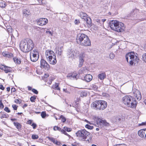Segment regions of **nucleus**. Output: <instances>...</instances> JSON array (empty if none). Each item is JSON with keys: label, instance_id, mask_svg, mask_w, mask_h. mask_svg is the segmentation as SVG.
Listing matches in <instances>:
<instances>
[{"label": "nucleus", "instance_id": "f257e3e1", "mask_svg": "<svg viewBox=\"0 0 146 146\" xmlns=\"http://www.w3.org/2000/svg\"><path fill=\"white\" fill-rule=\"evenodd\" d=\"M19 46L21 51L27 52L32 50L34 47V44L31 39H27L26 40L21 41Z\"/></svg>", "mask_w": 146, "mask_h": 146}, {"label": "nucleus", "instance_id": "f03ea898", "mask_svg": "<svg viewBox=\"0 0 146 146\" xmlns=\"http://www.w3.org/2000/svg\"><path fill=\"white\" fill-rule=\"evenodd\" d=\"M122 101L127 107L134 108L136 106L137 102L136 100L129 95H126L123 97L122 99Z\"/></svg>", "mask_w": 146, "mask_h": 146}, {"label": "nucleus", "instance_id": "7ed1b4c3", "mask_svg": "<svg viewBox=\"0 0 146 146\" xmlns=\"http://www.w3.org/2000/svg\"><path fill=\"white\" fill-rule=\"evenodd\" d=\"M76 42L81 46H87L91 45V41L87 36L83 33L78 34L76 38Z\"/></svg>", "mask_w": 146, "mask_h": 146}, {"label": "nucleus", "instance_id": "20e7f679", "mask_svg": "<svg viewBox=\"0 0 146 146\" xmlns=\"http://www.w3.org/2000/svg\"><path fill=\"white\" fill-rule=\"evenodd\" d=\"M138 54L133 52H131L127 53L125 55L126 59L130 65L137 64L139 60Z\"/></svg>", "mask_w": 146, "mask_h": 146}, {"label": "nucleus", "instance_id": "39448f33", "mask_svg": "<svg viewBox=\"0 0 146 146\" xmlns=\"http://www.w3.org/2000/svg\"><path fill=\"white\" fill-rule=\"evenodd\" d=\"M110 26L111 29L118 32H122L124 31L125 27L124 24L116 20L111 21Z\"/></svg>", "mask_w": 146, "mask_h": 146}, {"label": "nucleus", "instance_id": "423d86ee", "mask_svg": "<svg viewBox=\"0 0 146 146\" xmlns=\"http://www.w3.org/2000/svg\"><path fill=\"white\" fill-rule=\"evenodd\" d=\"M107 106V102L102 100H96L93 102L91 104L93 109L98 110H103L106 108Z\"/></svg>", "mask_w": 146, "mask_h": 146}, {"label": "nucleus", "instance_id": "0eeeda50", "mask_svg": "<svg viewBox=\"0 0 146 146\" xmlns=\"http://www.w3.org/2000/svg\"><path fill=\"white\" fill-rule=\"evenodd\" d=\"M76 134L78 140L80 141H84L90 135V133L85 129H83L78 131Z\"/></svg>", "mask_w": 146, "mask_h": 146}, {"label": "nucleus", "instance_id": "6e6552de", "mask_svg": "<svg viewBox=\"0 0 146 146\" xmlns=\"http://www.w3.org/2000/svg\"><path fill=\"white\" fill-rule=\"evenodd\" d=\"M94 119L96 124L98 127H102L104 126H108L109 125V123L107 122L106 120H103L98 117H95Z\"/></svg>", "mask_w": 146, "mask_h": 146}, {"label": "nucleus", "instance_id": "1a4fd4ad", "mask_svg": "<svg viewBox=\"0 0 146 146\" xmlns=\"http://www.w3.org/2000/svg\"><path fill=\"white\" fill-rule=\"evenodd\" d=\"M39 57V55L37 50L35 49L31 51L30 58L31 60L33 62L37 61Z\"/></svg>", "mask_w": 146, "mask_h": 146}, {"label": "nucleus", "instance_id": "9d476101", "mask_svg": "<svg viewBox=\"0 0 146 146\" xmlns=\"http://www.w3.org/2000/svg\"><path fill=\"white\" fill-rule=\"evenodd\" d=\"M40 67L42 69L48 70L50 68V66L44 59H42L40 62Z\"/></svg>", "mask_w": 146, "mask_h": 146}, {"label": "nucleus", "instance_id": "9b49d317", "mask_svg": "<svg viewBox=\"0 0 146 146\" xmlns=\"http://www.w3.org/2000/svg\"><path fill=\"white\" fill-rule=\"evenodd\" d=\"M67 77L68 79L72 80H76L78 78L77 73L75 72L69 73L67 75Z\"/></svg>", "mask_w": 146, "mask_h": 146}, {"label": "nucleus", "instance_id": "f8f14e48", "mask_svg": "<svg viewBox=\"0 0 146 146\" xmlns=\"http://www.w3.org/2000/svg\"><path fill=\"white\" fill-rule=\"evenodd\" d=\"M48 22L47 19L44 18H40L37 21L38 25L42 26L46 24Z\"/></svg>", "mask_w": 146, "mask_h": 146}, {"label": "nucleus", "instance_id": "ddd939ff", "mask_svg": "<svg viewBox=\"0 0 146 146\" xmlns=\"http://www.w3.org/2000/svg\"><path fill=\"white\" fill-rule=\"evenodd\" d=\"M45 55L46 59L55 56L53 51L50 50H47L46 51Z\"/></svg>", "mask_w": 146, "mask_h": 146}, {"label": "nucleus", "instance_id": "4468645a", "mask_svg": "<svg viewBox=\"0 0 146 146\" xmlns=\"http://www.w3.org/2000/svg\"><path fill=\"white\" fill-rule=\"evenodd\" d=\"M133 95L137 99L139 100H140L142 98L141 93L138 90H136L133 92Z\"/></svg>", "mask_w": 146, "mask_h": 146}, {"label": "nucleus", "instance_id": "2eb2a0df", "mask_svg": "<svg viewBox=\"0 0 146 146\" xmlns=\"http://www.w3.org/2000/svg\"><path fill=\"white\" fill-rule=\"evenodd\" d=\"M146 133V129H144L139 130L138 131L139 135L142 138L145 137Z\"/></svg>", "mask_w": 146, "mask_h": 146}, {"label": "nucleus", "instance_id": "dca6fc26", "mask_svg": "<svg viewBox=\"0 0 146 146\" xmlns=\"http://www.w3.org/2000/svg\"><path fill=\"white\" fill-rule=\"evenodd\" d=\"M92 79V76L90 74L86 75L84 77L82 78V80L88 82L90 81Z\"/></svg>", "mask_w": 146, "mask_h": 146}, {"label": "nucleus", "instance_id": "f3484780", "mask_svg": "<svg viewBox=\"0 0 146 146\" xmlns=\"http://www.w3.org/2000/svg\"><path fill=\"white\" fill-rule=\"evenodd\" d=\"M47 60L51 64L53 65L55 64L56 62V60L55 56L51 58H49L47 59Z\"/></svg>", "mask_w": 146, "mask_h": 146}, {"label": "nucleus", "instance_id": "a211bd4d", "mask_svg": "<svg viewBox=\"0 0 146 146\" xmlns=\"http://www.w3.org/2000/svg\"><path fill=\"white\" fill-rule=\"evenodd\" d=\"M106 77V75L105 72L100 73L98 75V78L101 80H104Z\"/></svg>", "mask_w": 146, "mask_h": 146}, {"label": "nucleus", "instance_id": "6ab92c4d", "mask_svg": "<svg viewBox=\"0 0 146 146\" xmlns=\"http://www.w3.org/2000/svg\"><path fill=\"white\" fill-rule=\"evenodd\" d=\"M3 55L6 57L10 58L13 56V54L11 53H9L7 52H3L2 53Z\"/></svg>", "mask_w": 146, "mask_h": 146}, {"label": "nucleus", "instance_id": "aec40b11", "mask_svg": "<svg viewBox=\"0 0 146 146\" xmlns=\"http://www.w3.org/2000/svg\"><path fill=\"white\" fill-rule=\"evenodd\" d=\"M76 56V55L75 54V52L71 50L68 54L69 57L74 58V56Z\"/></svg>", "mask_w": 146, "mask_h": 146}, {"label": "nucleus", "instance_id": "412c9836", "mask_svg": "<svg viewBox=\"0 0 146 146\" xmlns=\"http://www.w3.org/2000/svg\"><path fill=\"white\" fill-rule=\"evenodd\" d=\"M4 70L6 73H7L9 72H11L12 71V68L10 67L5 66V68Z\"/></svg>", "mask_w": 146, "mask_h": 146}, {"label": "nucleus", "instance_id": "4be33fe9", "mask_svg": "<svg viewBox=\"0 0 146 146\" xmlns=\"http://www.w3.org/2000/svg\"><path fill=\"white\" fill-rule=\"evenodd\" d=\"M85 56V52H81L80 54L79 58V60L84 61Z\"/></svg>", "mask_w": 146, "mask_h": 146}, {"label": "nucleus", "instance_id": "5701e85b", "mask_svg": "<svg viewBox=\"0 0 146 146\" xmlns=\"http://www.w3.org/2000/svg\"><path fill=\"white\" fill-rule=\"evenodd\" d=\"M7 5L6 2L2 0H0V7L3 8H4Z\"/></svg>", "mask_w": 146, "mask_h": 146}, {"label": "nucleus", "instance_id": "b1692460", "mask_svg": "<svg viewBox=\"0 0 146 146\" xmlns=\"http://www.w3.org/2000/svg\"><path fill=\"white\" fill-rule=\"evenodd\" d=\"M13 123L14 125L17 129H19L21 128V125L20 123L18 122H14Z\"/></svg>", "mask_w": 146, "mask_h": 146}, {"label": "nucleus", "instance_id": "393cba45", "mask_svg": "<svg viewBox=\"0 0 146 146\" xmlns=\"http://www.w3.org/2000/svg\"><path fill=\"white\" fill-rule=\"evenodd\" d=\"M84 20L85 21L86 23L88 25H90L91 24L92 22L91 19L89 17H87L84 18Z\"/></svg>", "mask_w": 146, "mask_h": 146}, {"label": "nucleus", "instance_id": "a878e982", "mask_svg": "<svg viewBox=\"0 0 146 146\" xmlns=\"http://www.w3.org/2000/svg\"><path fill=\"white\" fill-rule=\"evenodd\" d=\"M80 15L81 17L84 19V18H86L87 17V15L85 13L83 12H81L80 13Z\"/></svg>", "mask_w": 146, "mask_h": 146}, {"label": "nucleus", "instance_id": "bb28decb", "mask_svg": "<svg viewBox=\"0 0 146 146\" xmlns=\"http://www.w3.org/2000/svg\"><path fill=\"white\" fill-rule=\"evenodd\" d=\"M46 138H48L50 141L53 142L54 144H55L56 140L55 138L49 137H47Z\"/></svg>", "mask_w": 146, "mask_h": 146}, {"label": "nucleus", "instance_id": "cd10ccee", "mask_svg": "<svg viewBox=\"0 0 146 146\" xmlns=\"http://www.w3.org/2000/svg\"><path fill=\"white\" fill-rule=\"evenodd\" d=\"M53 88L55 90H60V88L58 86V83H56L53 84L52 86Z\"/></svg>", "mask_w": 146, "mask_h": 146}, {"label": "nucleus", "instance_id": "c85d7f7f", "mask_svg": "<svg viewBox=\"0 0 146 146\" xmlns=\"http://www.w3.org/2000/svg\"><path fill=\"white\" fill-rule=\"evenodd\" d=\"M23 13L24 15L25 16H27L30 15V13L29 11L26 9H24L23 10Z\"/></svg>", "mask_w": 146, "mask_h": 146}, {"label": "nucleus", "instance_id": "c756f323", "mask_svg": "<svg viewBox=\"0 0 146 146\" xmlns=\"http://www.w3.org/2000/svg\"><path fill=\"white\" fill-rule=\"evenodd\" d=\"M90 87L91 89L95 91H97L98 90V87L95 84H92L91 86Z\"/></svg>", "mask_w": 146, "mask_h": 146}, {"label": "nucleus", "instance_id": "7c9ffc66", "mask_svg": "<svg viewBox=\"0 0 146 146\" xmlns=\"http://www.w3.org/2000/svg\"><path fill=\"white\" fill-rule=\"evenodd\" d=\"M62 49L60 48H58V49H57L56 51V53L58 54L59 55L61 56L62 54Z\"/></svg>", "mask_w": 146, "mask_h": 146}, {"label": "nucleus", "instance_id": "2f4dec72", "mask_svg": "<svg viewBox=\"0 0 146 146\" xmlns=\"http://www.w3.org/2000/svg\"><path fill=\"white\" fill-rule=\"evenodd\" d=\"M38 1L39 4L40 5H44L46 4L45 0H36Z\"/></svg>", "mask_w": 146, "mask_h": 146}, {"label": "nucleus", "instance_id": "473e14b6", "mask_svg": "<svg viewBox=\"0 0 146 146\" xmlns=\"http://www.w3.org/2000/svg\"><path fill=\"white\" fill-rule=\"evenodd\" d=\"M87 71V70L86 67L83 68L82 69H81V70L80 71V73H85Z\"/></svg>", "mask_w": 146, "mask_h": 146}, {"label": "nucleus", "instance_id": "72a5a7b5", "mask_svg": "<svg viewBox=\"0 0 146 146\" xmlns=\"http://www.w3.org/2000/svg\"><path fill=\"white\" fill-rule=\"evenodd\" d=\"M142 59L143 61L146 63V53L143 54L142 56Z\"/></svg>", "mask_w": 146, "mask_h": 146}, {"label": "nucleus", "instance_id": "f704fd0d", "mask_svg": "<svg viewBox=\"0 0 146 146\" xmlns=\"http://www.w3.org/2000/svg\"><path fill=\"white\" fill-rule=\"evenodd\" d=\"M46 33H48L49 35V36H52L53 35V32H51L49 30V29H47V30L46 31Z\"/></svg>", "mask_w": 146, "mask_h": 146}, {"label": "nucleus", "instance_id": "c9c22d12", "mask_svg": "<svg viewBox=\"0 0 146 146\" xmlns=\"http://www.w3.org/2000/svg\"><path fill=\"white\" fill-rule=\"evenodd\" d=\"M109 57L111 59H113L115 57L114 54L113 52H111L109 55Z\"/></svg>", "mask_w": 146, "mask_h": 146}, {"label": "nucleus", "instance_id": "e433bc0d", "mask_svg": "<svg viewBox=\"0 0 146 146\" xmlns=\"http://www.w3.org/2000/svg\"><path fill=\"white\" fill-rule=\"evenodd\" d=\"M84 62V60H79V64H78V66L79 67H81L83 66Z\"/></svg>", "mask_w": 146, "mask_h": 146}, {"label": "nucleus", "instance_id": "4c0bfd02", "mask_svg": "<svg viewBox=\"0 0 146 146\" xmlns=\"http://www.w3.org/2000/svg\"><path fill=\"white\" fill-rule=\"evenodd\" d=\"M46 115V113L45 111H42L41 114V117L43 118H44Z\"/></svg>", "mask_w": 146, "mask_h": 146}, {"label": "nucleus", "instance_id": "58836bf2", "mask_svg": "<svg viewBox=\"0 0 146 146\" xmlns=\"http://www.w3.org/2000/svg\"><path fill=\"white\" fill-rule=\"evenodd\" d=\"M32 138L33 139H37L38 138V136L36 135H33L32 136Z\"/></svg>", "mask_w": 146, "mask_h": 146}, {"label": "nucleus", "instance_id": "ea45409f", "mask_svg": "<svg viewBox=\"0 0 146 146\" xmlns=\"http://www.w3.org/2000/svg\"><path fill=\"white\" fill-rule=\"evenodd\" d=\"M53 129L55 131H56V130H58L59 131H60V130H61V129L60 128L58 127V126H55L53 128Z\"/></svg>", "mask_w": 146, "mask_h": 146}, {"label": "nucleus", "instance_id": "a19ab883", "mask_svg": "<svg viewBox=\"0 0 146 146\" xmlns=\"http://www.w3.org/2000/svg\"><path fill=\"white\" fill-rule=\"evenodd\" d=\"M85 127L89 129H92L93 128V126H91L88 124H86L85 125Z\"/></svg>", "mask_w": 146, "mask_h": 146}, {"label": "nucleus", "instance_id": "79ce46f5", "mask_svg": "<svg viewBox=\"0 0 146 146\" xmlns=\"http://www.w3.org/2000/svg\"><path fill=\"white\" fill-rule=\"evenodd\" d=\"M8 116V115L7 114H3L1 116L0 118L1 119L4 118H7Z\"/></svg>", "mask_w": 146, "mask_h": 146}, {"label": "nucleus", "instance_id": "37998d69", "mask_svg": "<svg viewBox=\"0 0 146 146\" xmlns=\"http://www.w3.org/2000/svg\"><path fill=\"white\" fill-rule=\"evenodd\" d=\"M60 131H61L62 133H63L67 136L69 135L66 132V131L63 129H61V130H60Z\"/></svg>", "mask_w": 146, "mask_h": 146}, {"label": "nucleus", "instance_id": "c03bdc74", "mask_svg": "<svg viewBox=\"0 0 146 146\" xmlns=\"http://www.w3.org/2000/svg\"><path fill=\"white\" fill-rule=\"evenodd\" d=\"M36 99V97L35 96H32L30 98V100L32 102H35V100Z\"/></svg>", "mask_w": 146, "mask_h": 146}, {"label": "nucleus", "instance_id": "a18cd8bd", "mask_svg": "<svg viewBox=\"0 0 146 146\" xmlns=\"http://www.w3.org/2000/svg\"><path fill=\"white\" fill-rule=\"evenodd\" d=\"M13 60H14V61H15V62L16 61V60H17V61H16V62L18 64H20L21 63V60H20L19 59L17 58H13Z\"/></svg>", "mask_w": 146, "mask_h": 146}, {"label": "nucleus", "instance_id": "49530a36", "mask_svg": "<svg viewBox=\"0 0 146 146\" xmlns=\"http://www.w3.org/2000/svg\"><path fill=\"white\" fill-rule=\"evenodd\" d=\"M4 107V106L2 102V100H0V108L1 109H3Z\"/></svg>", "mask_w": 146, "mask_h": 146}, {"label": "nucleus", "instance_id": "de8ad7c7", "mask_svg": "<svg viewBox=\"0 0 146 146\" xmlns=\"http://www.w3.org/2000/svg\"><path fill=\"white\" fill-rule=\"evenodd\" d=\"M60 118L62 119V121L63 122H64L66 121V118L63 115H61Z\"/></svg>", "mask_w": 146, "mask_h": 146}, {"label": "nucleus", "instance_id": "09e8293b", "mask_svg": "<svg viewBox=\"0 0 146 146\" xmlns=\"http://www.w3.org/2000/svg\"><path fill=\"white\" fill-rule=\"evenodd\" d=\"M64 129L66 130L67 131L70 132L71 131V129L70 128H68L67 127H64Z\"/></svg>", "mask_w": 146, "mask_h": 146}, {"label": "nucleus", "instance_id": "8fccbe9b", "mask_svg": "<svg viewBox=\"0 0 146 146\" xmlns=\"http://www.w3.org/2000/svg\"><path fill=\"white\" fill-rule=\"evenodd\" d=\"M32 91L35 94H37L38 93V91L35 89H33L32 90Z\"/></svg>", "mask_w": 146, "mask_h": 146}, {"label": "nucleus", "instance_id": "3c124183", "mask_svg": "<svg viewBox=\"0 0 146 146\" xmlns=\"http://www.w3.org/2000/svg\"><path fill=\"white\" fill-rule=\"evenodd\" d=\"M4 110L6 112L8 113H9L10 112V111L8 108L7 107H5L4 109Z\"/></svg>", "mask_w": 146, "mask_h": 146}, {"label": "nucleus", "instance_id": "603ef678", "mask_svg": "<svg viewBox=\"0 0 146 146\" xmlns=\"http://www.w3.org/2000/svg\"><path fill=\"white\" fill-rule=\"evenodd\" d=\"M12 107L14 110H16L17 109V106L16 105L13 104L12 105Z\"/></svg>", "mask_w": 146, "mask_h": 146}, {"label": "nucleus", "instance_id": "864d4df0", "mask_svg": "<svg viewBox=\"0 0 146 146\" xmlns=\"http://www.w3.org/2000/svg\"><path fill=\"white\" fill-rule=\"evenodd\" d=\"M31 126H33V129H35L36 127V125L35 123H33L31 125Z\"/></svg>", "mask_w": 146, "mask_h": 146}, {"label": "nucleus", "instance_id": "5fc2aeb1", "mask_svg": "<svg viewBox=\"0 0 146 146\" xmlns=\"http://www.w3.org/2000/svg\"><path fill=\"white\" fill-rule=\"evenodd\" d=\"M82 94L84 96H86L87 95V93H86V92H82L81 93V96H82Z\"/></svg>", "mask_w": 146, "mask_h": 146}, {"label": "nucleus", "instance_id": "6e6d98bb", "mask_svg": "<svg viewBox=\"0 0 146 146\" xmlns=\"http://www.w3.org/2000/svg\"><path fill=\"white\" fill-rule=\"evenodd\" d=\"M55 144L58 145H61V143L60 142L57 141V140H56Z\"/></svg>", "mask_w": 146, "mask_h": 146}, {"label": "nucleus", "instance_id": "4d7b16f0", "mask_svg": "<svg viewBox=\"0 0 146 146\" xmlns=\"http://www.w3.org/2000/svg\"><path fill=\"white\" fill-rule=\"evenodd\" d=\"M63 91L64 92H66L68 94H70V92L69 91H68L66 89H63Z\"/></svg>", "mask_w": 146, "mask_h": 146}, {"label": "nucleus", "instance_id": "13d9d810", "mask_svg": "<svg viewBox=\"0 0 146 146\" xmlns=\"http://www.w3.org/2000/svg\"><path fill=\"white\" fill-rule=\"evenodd\" d=\"M5 67V66L3 65L0 66V68L1 69H2L3 70H4Z\"/></svg>", "mask_w": 146, "mask_h": 146}, {"label": "nucleus", "instance_id": "bf43d9fd", "mask_svg": "<svg viewBox=\"0 0 146 146\" xmlns=\"http://www.w3.org/2000/svg\"><path fill=\"white\" fill-rule=\"evenodd\" d=\"M80 23V22L78 20L76 19L74 21V23L76 25Z\"/></svg>", "mask_w": 146, "mask_h": 146}, {"label": "nucleus", "instance_id": "052dcab7", "mask_svg": "<svg viewBox=\"0 0 146 146\" xmlns=\"http://www.w3.org/2000/svg\"><path fill=\"white\" fill-rule=\"evenodd\" d=\"M0 89L2 90H4L5 89V88L3 86L2 84L0 85Z\"/></svg>", "mask_w": 146, "mask_h": 146}, {"label": "nucleus", "instance_id": "680f3d73", "mask_svg": "<svg viewBox=\"0 0 146 146\" xmlns=\"http://www.w3.org/2000/svg\"><path fill=\"white\" fill-rule=\"evenodd\" d=\"M32 123V121L31 120H29L27 121V123L29 124H31Z\"/></svg>", "mask_w": 146, "mask_h": 146}, {"label": "nucleus", "instance_id": "e2e57ef3", "mask_svg": "<svg viewBox=\"0 0 146 146\" xmlns=\"http://www.w3.org/2000/svg\"><path fill=\"white\" fill-rule=\"evenodd\" d=\"M11 92H15V89L14 88H11Z\"/></svg>", "mask_w": 146, "mask_h": 146}, {"label": "nucleus", "instance_id": "0e129e2a", "mask_svg": "<svg viewBox=\"0 0 146 146\" xmlns=\"http://www.w3.org/2000/svg\"><path fill=\"white\" fill-rule=\"evenodd\" d=\"M28 106V104H24V105L23 106V108H26Z\"/></svg>", "mask_w": 146, "mask_h": 146}, {"label": "nucleus", "instance_id": "69168bd1", "mask_svg": "<svg viewBox=\"0 0 146 146\" xmlns=\"http://www.w3.org/2000/svg\"><path fill=\"white\" fill-rule=\"evenodd\" d=\"M91 138L90 137L87 140V141H88V143H90L91 142Z\"/></svg>", "mask_w": 146, "mask_h": 146}, {"label": "nucleus", "instance_id": "338daca9", "mask_svg": "<svg viewBox=\"0 0 146 146\" xmlns=\"http://www.w3.org/2000/svg\"><path fill=\"white\" fill-rule=\"evenodd\" d=\"M143 48L144 50L146 51V43L144 45Z\"/></svg>", "mask_w": 146, "mask_h": 146}, {"label": "nucleus", "instance_id": "774afa93", "mask_svg": "<svg viewBox=\"0 0 146 146\" xmlns=\"http://www.w3.org/2000/svg\"><path fill=\"white\" fill-rule=\"evenodd\" d=\"M141 125H146V122H142L141 124Z\"/></svg>", "mask_w": 146, "mask_h": 146}]
</instances>
